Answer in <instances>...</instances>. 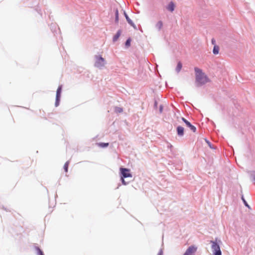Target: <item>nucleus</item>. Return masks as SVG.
I'll return each instance as SVG.
<instances>
[{
    "label": "nucleus",
    "instance_id": "obj_23",
    "mask_svg": "<svg viewBox=\"0 0 255 255\" xmlns=\"http://www.w3.org/2000/svg\"><path fill=\"white\" fill-rule=\"evenodd\" d=\"M163 106L162 105H160L159 106V113L160 114H161L163 112Z\"/></svg>",
    "mask_w": 255,
    "mask_h": 255
},
{
    "label": "nucleus",
    "instance_id": "obj_12",
    "mask_svg": "<svg viewBox=\"0 0 255 255\" xmlns=\"http://www.w3.org/2000/svg\"><path fill=\"white\" fill-rule=\"evenodd\" d=\"M34 249L37 255H44L43 251L38 247L35 246Z\"/></svg>",
    "mask_w": 255,
    "mask_h": 255
},
{
    "label": "nucleus",
    "instance_id": "obj_31",
    "mask_svg": "<svg viewBox=\"0 0 255 255\" xmlns=\"http://www.w3.org/2000/svg\"><path fill=\"white\" fill-rule=\"evenodd\" d=\"M254 180L255 181V176L254 177Z\"/></svg>",
    "mask_w": 255,
    "mask_h": 255
},
{
    "label": "nucleus",
    "instance_id": "obj_18",
    "mask_svg": "<svg viewBox=\"0 0 255 255\" xmlns=\"http://www.w3.org/2000/svg\"><path fill=\"white\" fill-rule=\"evenodd\" d=\"M69 163V161H67V162H65V163L64 165V169L65 172L68 171Z\"/></svg>",
    "mask_w": 255,
    "mask_h": 255
},
{
    "label": "nucleus",
    "instance_id": "obj_7",
    "mask_svg": "<svg viewBox=\"0 0 255 255\" xmlns=\"http://www.w3.org/2000/svg\"><path fill=\"white\" fill-rule=\"evenodd\" d=\"M197 250V248L194 246H190L184 253L183 255H191Z\"/></svg>",
    "mask_w": 255,
    "mask_h": 255
},
{
    "label": "nucleus",
    "instance_id": "obj_21",
    "mask_svg": "<svg viewBox=\"0 0 255 255\" xmlns=\"http://www.w3.org/2000/svg\"><path fill=\"white\" fill-rule=\"evenodd\" d=\"M121 181L122 183V184L124 185H127L128 184V182H126L125 180V178H123L122 177H121Z\"/></svg>",
    "mask_w": 255,
    "mask_h": 255
},
{
    "label": "nucleus",
    "instance_id": "obj_14",
    "mask_svg": "<svg viewBox=\"0 0 255 255\" xmlns=\"http://www.w3.org/2000/svg\"><path fill=\"white\" fill-rule=\"evenodd\" d=\"M219 47L217 45H215L214 46L213 49V54L215 55H217L219 53Z\"/></svg>",
    "mask_w": 255,
    "mask_h": 255
},
{
    "label": "nucleus",
    "instance_id": "obj_4",
    "mask_svg": "<svg viewBox=\"0 0 255 255\" xmlns=\"http://www.w3.org/2000/svg\"><path fill=\"white\" fill-rule=\"evenodd\" d=\"M120 170V177L123 178H126L128 177H132V174L130 173V169L127 168L121 167Z\"/></svg>",
    "mask_w": 255,
    "mask_h": 255
},
{
    "label": "nucleus",
    "instance_id": "obj_15",
    "mask_svg": "<svg viewBox=\"0 0 255 255\" xmlns=\"http://www.w3.org/2000/svg\"><path fill=\"white\" fill-rule=\"evenodd\" d=\"M163 23L161 21H159L156 23L155 26L158 29V30H160L161 28L162 27Z\"/></svg>",
    "mask_w": 255,
    "mask_h": 255
},
{
    "label": "nucleus",
    "instance_id": "obj_9",
    "mask_svg": "<svg viewBox=\"0 0 255 255\" xmlns=\"http://www.w3.org/2000/svg\"><path fill=\"white\" fill-rule=\"evenodd\" d=\"M177 133L179 136H182L184 135V128L181 126H178L176 128Z\"/></svg>",
    "mask_w": 255,
    "mask_h": 255
},
{
    "label": "nucleus",
    "instance_id": "obj_10",
    "mask_svg": "<svg viewBox=\"0 0 255 255\" xmlns=\"http://www.w3.org/2000/svg\"><path fill=\"white\" fill-rule=\"evenodd\" d=\"M167 9L171 12L174 10L175 4L173 1H170L166 7Z\"/></svg>",
    "mask_w": 255,
    "mask_h": 255
},
{
    "label": "nucleus",
    "instance_id": "obj_19",
    "mask_svg": "<svg viewBox=\"0 0 255 255\" xmlns=\"http://www.w3.org/2000/svg\"><path fill=\"white\" fill-rule=\"evenodd\" d=\"M131 39L130 38H128L127 39L125 42V45L127 47H129L130 45Z\"/></svg>",
    "mask_w": 255,
    "mask_h": 255
},
{
    "label": "nucleus",
    "instance_id": "obj_5",
    "mask_svg": "<svg viewBox=\"0 0 255 255\" xmlns=\"http://www.w3.org/2000/svg\"><path fill=\"white\" fill-rule=\"evenodd\" d=\"M62 86L60 85L58 87V89L56 91V100L55 103V107H58L59 105L61 94L62 92Z\"/></svg>",
    "mask_w": 255,
    "mask_h": 255
},
{
    "label": "nucleus",
    "instance_id": "obj_25",
    "mask_svg": "<svg viewBox=\"0 0 255 255\" xmlns=\"http://www.w3.org/2000/svg\"><path fill=\"white\" fill-rule=\"evenodd\" d=\"M115 16H119V11L117 8L115 9Z\"/></svg>",
    "mask_w": 255,
    "mask_h": 255
},
{
    "label": "nucleus",
    "instance_id": "obj_30",
    "mask_svg": "<svg viewBox=\"0 0 255 255\" xmlns=\"http://www.w3.org/2000/svg\"><path fill=\"white\" fill-rule=\"evenodd\" d=\"M168 147L169 148H172V145L171 144H170V145H169L168 146Z\"/></svg>",
    "mask_w": 255,
    "mask_h": 255
},
{
    "label": "nucleus",
    "instance_id": "obj_13",
    "mask_svg": "<svg viewBox=\"0 0 255 255\" xmlns=\"http://www.w3.org/2000/svg\"><path fill=\"white\" fill-rule=\"evenodd\" d=\"M182 67V64L180 61H179L177 63V65L175 69L176 72L178 73L180 71Z\"/></svg>",
    "mask_w": 255,
    "mask_h": 255
},
{
    "label": "nucleus",
    "instance_id": "obj_3",
    "mask_svg": "<svg viewBox=\"0 0 255 255\" xmlns=\"http://www.w3.org/2000/svg\"><path fill=\"white\" fill-rule=\"evenodd\" d=\"M212 244V249L213 255H222V252L219 245L217 243V241H211Z\"/></svg>",
    "mask_w": 255,
    "mask_h": 255
},
{
    "label": "nucleus",
    "instance_id": "obj_27",
    "mask_svg": "<svg viewBox=\"0 0 255 255\" xmlns=\"http://www.w3.org/2000/svg\"><path fill=\"white\" fill-rule=\"evenodd\" d=\"M211 42H212V44H213V45H216V40L214 38H212V40H211Z\"/></svg>",
    "mask_w": 255,
    "mask_h": 255
},
{
    "label": "nucleus",
    "instance_id": "obj_11",
    "mask_svg": "<svg viewBox=\"0 0 255 255\" xmlns=\"http://www.w3.org/2000/svg\"><path fill=\"white\" fill-rule=\"evenodd\" d=\"M121 34V30H119L117 32L116 34L113 37V41L114 42H115L117 41V40L118 39V38L120 36Z\"/></svg>",
    "mask_w": 255,
    "mask_h": 255
},
{
    "label": "nucleus",
    "instance_id": "obj_22",
    "mask_svg": "<svg viewBox=\"0 0 255 255\" xmlns=\"http://www.w3.org/2000/svg\"><path fill=\"white\" fill-rule=\"evenodd\" d=\"M206 141L207 143V144H208L209 146L211 148H212V149H214L215 148L213 146V145L211 144V143L209 141H208L207 139H206Z\"/></svg>",
    "mask_w": 255,
    "mask_h": 255
},
{
    "label": "nucleus",
    "instance_id": "obj_32",
    "mask_svg": "<svg viewBox=\"0 0 255 255\" xmlns=\"http://www.w3.org/2000/svg\"><path fill=\"white\" fill-rule=\"evenodd\" d=\"M3 209H4V210H6V209L5 208H4L3 207H2Z\"/></svg>",
    "mask_w": 255,
    "mask_h": 255
},
{
    "label": "nucleus",
    "instance_id": "obj_6",
    "mask_svg": "<svg viewBox=\"0 0 255 255\" xmlns=\"http://www.w3.org/2000/svg\"><path fill=\"white\" fill-rule=\"evenodd\" d=\"M182 121L186 124L187 127H188L193 132H195L196 131V128L192 125L189 121H188L184 118H181Z\"/></svg>",
    "mask_w": 255,
    "mask_h": 255
},
{
    "label": "nucleus",
    "instance_id": "obj_8",
    "mask_svg": "<svg viewBox=\"0 0 255 255\" xmlns=\"http://www.w3.org/2000/svg\"><path fill=\"white\" fill-rule=\"evenodd\" d=\"M124 14L125 15V17L128 22V23L134 29H136V26L135 24L133 22V21L129 18L127 13L125 11H124Z\"/></svg>",
    "mask_w": 255,
    "mask_h": 255
},
{
    "label": "nucleus",
    "instance_id": "obj_2",
    "mask_svg": "<svg viewBox=\"0 0 255 255\" xmlns=\"http://www.w3.org/2000/svg\"><path fill=\"white\" fill-rule=\"evenodd\" d=\"M95 67L98 68L99 69H102L106 64V60L103 57H102L101 55H96L95 56Z\"/></svg>",
    "mask_w": 255,
    "mask_h": 255
},
{
    "label": "nucleus",
    "instance_id": "obj_1",
    "mask_svg": "<svg viewBox=\"0 0 255 255\" xmlns=\"http://www.w3.org/2000/svg\"><path fill=\"white\" fill-rule=\"evenodd\" d=\"M195 72L196 86L199 87L209 81L208 77L204 73L202 70L198 67L194 68Z\"/></svg>",
    "mask_w": 255,
    "mask_h": 255
},
{
    "label": "nucleus",
    "instance_id": "obj_16",
    "mask_svg": "<svg viewBox=\"0 0 255 255\" xmlns=\"http://www.w3.org/2000/svg\"><path fill=\"white\" fill-rule=\"evenodd\" d=\"M99 146L102 148L107 147L109 145V143L100 142L98 143Z\"/></svg>",
    "mask_w": 255,
    "mask_h": 255
},
{
    "label": "nucleus",
    "instance_id": "obj_17",
    "mask_svg": "<svg viewBox=\"0 0 255 255\" xmlns=\"http://www.w3.org/2000/svg\"><path fill=\"white\" fill-rule=\"evenodd\" d=\"M242 200L244 203V204L245 205V206L249 208H250V206L249 205V204H248L247 202L246 201V200L245 199L244 197V196L242 195Z\"/></svg>",
    "mask_w": 255,
    "mask_h": 255
},
{
    "label": "nucleus",
    "instance_id": "obj_28",
    "mask_svg": "<svg viewBox=\"0 0 255 255\" xmlns=\"http://www.w3.org/2000/svg\"><path fill=\"white\" fill-rule=\"evenodd\" d=\"M119 16H115V23H118L119 22Z\"/></svg>",
    "mask_w": 255,
    "mask_h": 255
},
{
    "label": "nucleus",
    "instance_id": "obj_20",
    "mask_svg": "<svg viewBox=\"0 0 255 255\" xmlns=\"http://www.w3.org/2000/svg\"><path fill=\"white\" fill-rule=\"evenodd\" d=\"M123 111V110L122 108L116 107L115 108V112L116 113H122Z\"/></svg>",
    "mask_w": 255,
    "mask_h": 255
},
{
    "label": "nucleus",
    "instance_id": "obj_24",
    "mask_svg": "<svg viewBox=\"0 0 255 255\" xmlns=\"http://www.w3.org/2000/svg\"><path fill=\"white\" fill-rule=\"evenodd\" d=\"M157 101L156 100H155L154 102V108L157 109Z\"/></svg>",
    "mask_w": 255,
    "mask_h": 255
},
{
    "label": "nucleus",
    "instance_id": "obj_29",
    "mask_svg": "<svg viewBox=\"0 0 255 255\" xmlns=\"http://www.w3.org/2000/svg\"><path fill=\"white\" fill-rule=\"evenodd\" d=\"M51 28H53V27H56V25L53 24V25H51ZM51 30H52V31H53L52 29H51Z\"/></svg>",
    "mask_w": 255,
    "mask_h": 255
},
{
    "label": "nucleus",
    "instance_id": "obj_26",
    "mask_svg": "<svg viewBox=\"0 0 255 255\" xmlns=\"http://www.w3.org/2000/svg\"><path fill=\"white\" fill-rule=\"evenodd\" d=\"M163 250L162 249H160L157 254V255H163Z\"/></svg>",
    "mask_w": 255,
    "mask_h": 255
}]
</instances>
